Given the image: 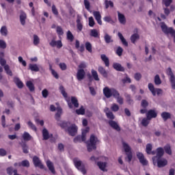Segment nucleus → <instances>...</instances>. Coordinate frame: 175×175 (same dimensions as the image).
<instances>
[{"label":"nucleus","mask_w":175,"mask_h":175,"mask_svg":"<svg viewBox=\"0 0 175 175\" xmlns=\"http://www.w3.org/2000/svg\"><path fill=\"white\" fill-rule=\"evenodd\" d=\"M98 142H99L98 137L95 136L94 134H92L89 141L87 142V148L88 152H91L92 150H96V144Z\"/></svg>","instance_id":"nucleus-1"},{"label":"nucleus","mask_w":175,"mask_h":175,"mask_svg":"<svg viewBox=\"0 0 175 175\" xmlns=\"http://www.w3.org/2000/svg\"><path fill=\"white\" fill-rule=\"evenodd\" d=\"M122 144L123 146V148L124 150V152H126V158L128 162L132 161V158H133V154L132 153V148L129 146V144H126L125 142L122 141Z\"/></svg>","instance_id":"nucleus-2"},{"label":"nucleus","mask_w":175,"mask_h":175,"mask_svg":"<svg viewBox=\"0 0 175 175\" xmlns=\"http://www.w3.org/2000/svg\"><path fill=\"white\" fill-rule=\"evenodd\" d=\"M152 161L153 165H156L157 164V167H165L167 165V160L165 158L157 159V157H152Z\"/></svg>","instance_id":"nucleus-3"},{"label":"nucleus","mask_w":175,"mask_h":175,"mask_svg":"<svg viewBox=\"0 0 175 175\" xmlns=\"http://www.w3.org/2000/svg\"><path fill=\"white\" fill-rule=\"evenodd\" d=\"M74 165L75 167L81 172L83 174H87V170H85V165L83 163V161L78 160L77 159H73Z\"/></svg>","instance_id":"nucleus-4"},{"label":"nucleus","mask_w":175,"mask_h":175,"mask_svg":"<svg viewBox=\"0 0 175 175\" xmlns=\"http://www.w3.org/2000/svg\"><path fill=\"white\" fill-rule=\"evenodd\" d=\"M118 91L114 88H109L108 87H105L103 89V94L105 96V98H111V96H116L117 92Z\"/></svg>","instance_id":"nucleus-5"},{"label":"nucleus","mask_w":175,"mask_h":175,"mask_svg":"<svg viewBox=\"0 0 175 175\" xmlns=\"http://www.w3.org/2000/svg\"><path fill=\"white\" fill-rule=\"evenodd\" d=\"M166 75L170 76V81L171 83V87L172 90H175V76L173 73V71H172V68L169 67L166 70Z\"/></svg>","instance_id":"nucleus-6"},{"label":"nucleus","mask_w":175,"mask_h":175,"mask_svg":"<svg viewBox=\"0 0 175 175\" xmlns=\"http://www.w3.org/2000/svg\"><path fill=\"white\" fill-rule=\"evenodd\" d=\"M137 158L139 159V163L143 166H147L148 165V161L146 159V157H144V154L140 152H137L136 153Z\"/></svg>","instance_id":"nucleus-7"},{"label":"nucleus","mask_w":175,"mask_h":175,"mask_svg":"<svg viewBox=\"0 0 175 175\" xmlns=\"http://www.w3.org/2000/svg\"><path fill=\"white\" fill-rule=\"evenodd\" d=\"M67 103L69 109H73V105L76 108L79 107V100L75 96L71 97V102L69 100H67Z\"/></svg>","instance_id":"nucleus-8"},{"label":"nucleus","mask_w":175,"mask_h":175,"mask_svg":"<svg viewBox=\"0 0 175 175\" xmlns=\"http://www.w3.org/2000/svg\"><path fill=\"white\" fill-rule=\"evenodd\" d=\"M33 163L35 167H39L40 169H44V165L42 163L40 159L38 156H34L33 157Z\"/></svg>","instance_id":"nucleus-9"},{"label":"nucleus","mask_w":175,"mask_h":175,"mask_svg":"<svg viewBox=\"0 0 175 175\" xmlns=\"http://www.w3.org/2000/svg\"><path fill=\"white\" fill-rule=\"evenodd\" d=\"M67 131L70 136H76L77 133V126L76 124L70 125L67 129Z\"/></svg>","instance_id":"nucleus-10"},{"label":"nucleus","mask_w":175,"mask_h":175,"mask_svg":"<svg viewBox=\"0 0 175 175\" xmlns=\"http://www.w3.org/2000/svg\"><path fill=\"white\" fill-rule=\"evenodd\" d=\"M158 113L155 109H150L146 113V117L148 120H152V118H157Z\"/></svg>","instance_id":"nucleus-11"},{"label":"nucleus","mask_w":175,"mask_h":175,"mask_svg":"<svg viewBox=\"0 0 175 175\" xmlns=\"http://www.w3.org/2000/svg\"><path fill=\"white\" fill-rule=\"evenodd\" d=\"M84 77H85V71H84V69H79L77 72V79L78 81L84 80Z\"/></svg>","instance_id":"nucleus-12"},{"label":"nucleus","mask_w":175,"mask_h":175,"mask_svg":"<svg viewBox=\"0 0 175 175\" xmlns=\"http://www.w3.org/2000/svg\"><path fill=\"white\" fill-rule=\"evenodd\" d=\"M49 44L51 47H56L57 49H61L64 45L62 44V41H61L60 40H57V41H55V40H52L50 42H49Z\"/></svg>","instance_id":"nucleus-13"},{"label":"nucleus","mask_w":175,"mask_h":175,"mask_svg":"<svg viewBox=\"0 0 175 175\" xmlns=\"http://www.w3.org/2000/svg\"><path fill=\"white\" fill-rule=\"evenodd\" d=\"M19 20L21 25L24 26L26 24L27 21V14L24 11H21V14L19 16Z\"/></svg>","instance_id":"nucleus-14"},{"label":"nucleus","mask_w":175,"mask_h":175,"mask_svg":"<svg viewBox=\"0 0 175 175\" xmlns=\"http://www.w3.org/2000/svg\"><path fill=\"white\" fill-rule=\"evenodd\" d=\"M165 154V150L162 147H159L156 149V159L162 158L163 155Z\"/></svg>","instance_id":"nucleus-15"},{"label":"nucleus","mask_w":175,"mask_h":175,"mask_svg":"<svg viewBox=\"0 0 175 175\" xmlns=\"http://www.w3.org/2000/svg\"><path fill=\"white\" fill-rule=\"evenodd\" d=\"M108 124L111 128H113V129H115V131H117L118 132H120V131H121V128L116 121L109 120Z\"/></svg>","instance_id":"nucleus-16"},{"label":"nucleus","mask_w":175,"mask_h":175,"mask_svg":"<svg viewBox=\"0 0 175 175\" xmlns=\"http://www.w3.org/2000/svg\"><path fill=\"white\" fill-rule=\"evenodd\" d=\"M93 15L98 24H99V25H102V16L100 15V12L98 11H94L93 12Z\"/></svg>","instance_id":"nucleus-17"},{"label":"nucleus","mask_w":175,"mask_h":175,"mask_svg":"<svg viewBox=\"0 0 175 175\" xmlns=\"http://www.w3.org/2000/svg\"><path fill=\"white\" fill-rule=\"evenodd\" d=\"M104 112L105 113L107 118L109 120H114V118H116V116H114V114H113V112H111L109 108L106 107L104 109Z\"/></svg>","instance_id":"nucleus-18"},{"label":"nucleus","mask_w":175,"mask_h":175,"mask_svg":"<svg viewBox=\"0 0 175 175\" xmlns=\"http://www.w3.org/2000/svg\"><path fill=\"white\" fill-rule=\"evenodd\" d=\"M46 166L50 172H51L52 174H55V168L54 167V164L53 163V162H51V161H46Z\"/></svg>","instance_id":"nucleus-19"},{"label":"nucleus","mask_w":175,"mask_h":175,"mask_svg":"<svg viewBox=\"0 0 175 175\" xmlns=\"http://www.w3.org/2000/svg\"><path fill=\"white\" fill-rule=\"evenodd\" d=\"M113 68L117 72H125V68L120 63H113Z\"/></svg>","instance_id":"nucleus-20"},{"label":"nucleus","mask_w":175,"mask_h":175,"mask_svg":"<svg viewBox=\"0 0 175 175\" xmlns=\"http://www.w3.org/2000/svg\"><path fill=\"white\" fill-rule=\"evenodd\" d=\"M118 18L120 24L124 25L126 23V18H125V16L123 14H121L119 11H118Z\"/></svg>","instance_id":"nucleus-21"},{"label":"nucleus","mask_w":175,"mask_h":175,"mask_svg":"<svg viewBox=\"0 0 175 175\" xmlns=\"http://www.w3.org/2000/svg\"><path fill=\"white\" fill-rule=\"evenodd\" d=\"M42 137L43 140H49L51 137H53V134L49 133V131H47L46 129H44L42 130Z\"/></svg>","instance_id":"nucleus-22"},{"label":"nucleus","mask_w":175,"mask_h":175,"mask_svg":"<svg viewBox=\"0 0 175 175\" xmlns=\"http://www.w3.org/2000/svg\"><path fill=\"white\" fill-rule=\"evenodd\" d=\"M100 58L104 62L105 66H107V68H109V66H110V61L109 60V57H107V56H106L105 54H102L100 55Z\"/></svg>","instance_id":"nucleus-23"},{"label":"nucleus","mask_w":175,"mask_h":175,"mask_svg":"<svg viewBox=\"0 0 175 175\" xmlns=\"http://www.w3.org/2000/svg\"><path fill=\"white\" fill-rule=\"evenodd\" d=\"M28 69L31 72H39L40 70L39 66L36 64H29Z\"/></svg>","instance_id":"nucleus-24"},{"label":"nucleus","mask_w":175,"mask_h":175,"mask_svg":"<svg viewBox=\"0 0 175 175\" xmlns=\"http://www.w3.org/2000/svg\"><path fill=\"white\" fill-rule=\"evenodd\" d=\"M104 40L105 43H107V44H109V43H113V42H114L113 38H111V36L109 35V33H105Z\"/></svg>","instance_id":"nucleus-25"},{"label":"nucleus","mask_w":175,"mask_h":175,"mask_svg":"<svg viewBox=\"0 0 175 175\" xmlns=\"http://www.w3.org/2000/svg\"><path fill=\"white\" fill-rule=\"evenodd\" d=\"M161 117L163 121H167V120L172 118V115L169 112L164 111L161 113Z\"/></svg>","instance_id":"nucleus-26"},{"label":"nucleus","mask_w":175,"mask_h":175,"mask_svg":"<svg viewBox=\"0 0 175 175\" xmlns=\"http://www.w3.org/2000/svg\"><path fill=\"white\" fill-rule=\"evenodd\" d=\"M14 83L17 85L18 88H23L24 87V83L20 80V78L18 77H14Z\"/></svg>","instance_id":"nucleus-27"},{"label":"nucleus","mask_w":175,"mask_h":175,"mask_svg":"<svg viewBox=\"0 0 175 175\" xmlns=\"http://www.w3.org/2000/svg\"><path fill=\"white\" fill-rule=\"evenodd\" d=\"M22 137L25 142H29V140H32V137L29 133L25 131L22 135Z\"/></svg>","instance_id":"nucleus-28"},{"label":"nucleus","mask_w":175,"mask_h":175,"mask_svg":"<svg viewBox=\"0 0 175 175\" xmlns=\"http://www.w3.org/2000/svg\"><path fill=\"white\" fill-rule=\"evenodd\" d=\"M118 36L120 38V40H121L123 46H125V47H128V46H129L128 42H126V40L125 39V38H124V36H122V33L118 32Z\"/></svg>","instance_id":"nucleus-29"},{"label":"nucleus","mask_w":175,"mask_h":175,"mask_svg":"<svg viewBox=\"0 0 175 175\" xmlns=\"http://www.w3.org/2000/svg\"><path fill=\"white\" fill-rule=\"evenodd\" d=\"M130 39L131 43L135 44V43H136V41L138 40V39H140V36L139 35V33H135L131 36Z\"/></svg>","instance_id":"nucleus-30"},{"label":"nucleus","mask_w":175,"mask_h":175,"mask_svg":"<svg viewBox=\"0 0 175 175\" xmlns=\"http://www.w3.org/2000/svg\"><path fill=\"white\" fill-rule=\"evenodd\" d=\"M98 70L99 72V73L103 77H107V72L106 71V70L105 69V68H103V66H99Z\"/></svg>","instance_id":"nucleus-31"},{"label":"nucleus","mask_w":175,"mask_h":175,"mask_svg":"<svg viewBox=\"0 0 175 175\" xmlns=\"http://www.w3.org/2000/svg\"><path fill=\"white\" fill-rule=\"evenodd\" d=\"M106 162H101V161H98L97 163V166H98L99 169L100 170H102L103 172H107V170H106Z\"/></svg>","instance_id":"nucleus-32"},{"label":"nucleus","mask_w":175,"mask_h":175,"mask_svg":"<svg viewBox=\"0 0 175 175\" xmlns=\"http://www.w3.org/2000/svg\"><path fill=\"white\" fill-rule=\"evenodd\" d=\"M115 99H116L119 105H123L124 104V98L120 96V92H117L116 96H113Z\"/></svg>","instance_id":"nucleus-33"},{"label":"nucleus","mask_w":175,"mask_h":175,"mask_svg":"<svg viewBox=\"0 0 175 175\" xmlns=\"http://www.w3.org/2000/svg\"><path fill=\"white\" fill-rule=\"evenodd\" d=\"M26 85L27 87L29 88V91L31 92H33V91H35V85H33V83H32V81H28L26 83Z\"/></svg>","instance_id":"nucleus-34"},{"label":"nucleus","mask_w":175,"mask_h":175,"mask_svg":"<svg viewBox=\"0 0 175 175\" xmlns=\"http://www.w3.org/2000/svg\"><path fill=\"white\" fill-rule=\"evenodd\" d=\"M90 35V36H92V38H99L100 36L99 32H98V30H96V29H91Z\"/></svg>","instance_id":"nucleus-35"},{"label":"nucleus","mask_w":175,"mask_h":175,"mask_svg":"<svg viewBox=\"0 0 175 175\" xmlns=\"http://www.w3.org/2000/svg\"><path fill=\"white\" fill-rule=\"evenodd\" d=\"M8 27L6 26H2L0 29L1 36H8Z\"/></svg>","instance_id":"nucleus-36"},{"label":"nucleus","mask_w":175,"mask_h":175,"mask_svg":"<svg viewBox=\"0 0 175 175\" xmlns=\"http://www.w3.org/2000/svg\"><path fill=\"white\" fill-rule=\"evenodd\" d=\"M20 145L22 147V150L24 154H28V152H29V151L28 150V145H27L25 142H21L20 143Z\"/></svg>","instance_id":"nucleus-37"},{"label":"nucleus","mask_w":175,"mask_h":175,"mask_svg":"<svg viewBox=\"0 0 175 175\" xmlns=\"http://www.w3.org/2000/svg\"><path fill=\"white\" fill-rule=\"evenodd\" d=\"M61 114H62V108L59 107L57 108V113H55V119L59 121V118H61Z\"/></svg>","instance_id":"nucleus-38"},{"label":"nucleus","mask_w":175,"mask_h":175,"mask_svg":"<svg viewBox=\"0 0 175 175\" xmlns=\"http://www.w3.org/2000/svg\"><path fill=\"white\" fill-rule=\"evenodd\" d=\"M91 73H92V76L93 79L96 81H99V75H98V72H96V70H95L94 69H92Z\"/></svg>","instance_id":"nucleus-39"},{"label":"nucleus","mask_w":175,"mask_h":175,"mask_svg":"<svg viewBox=\"0 0 175 175\" xmlns=\"http://www.w3.org/2000/svg\"><path fill=\"white\" fill-rule=\"evenodd\" d=\"M3 69L5 73L8 75V76H11V77L13 76V72H12V70H10V66H9V65H5L3 67Z\"/></svg>","instance_id":"nucleus-40"},{"label":"nucleus","mask_w":175,"mask_h":175,"mask_svg":"<svg viewBox=\"0 0 175 175\" xmlns=\"http://www.w3.org/2000/svg\"><path fill=\"white\" fill-rule=\"evenodd\" d=\"M164 150L168 155H172V147L167 144L164 146Z\"/></svg>","instance_id":"nucleus-41"},{"label":"nucleus","mask_w":175,"mask_h":175,"mask_svg":"<svg viewBox=\"0 0 175 175\" xmlns=\"http://www.w3.org/2000/svg\"><path fill=\"white\" fill-rule=\"evenodd\" d=\"M59 90L62 95H63L64 98L66 99V98H68V93H66V92L65 91V88H64V85H61L59 88Z\"/></svg>","instance_id":"nucleus-42"},{"label":"nucleus","mask_w":175,"mask_h":175,"mask_svg":"<svg viewBox=\"0 0 175 175\" xmlns=\"http://www.w3.org/2000/svg\"><path fill=\"white\" fill-rule=\"evenodd\" d=\"M77 28L79 32L83 31V23H81L80 18L77 19Z\"/></svg>","instance_id":"nucleus-43"},{"label":"nucleus","mask_w":175,"mask_h":175,"mask_svg":"<svg viewBox=\"0 0 175 175\" xmlns=\"http://www.w3.org/2000/svg\"><path fill=\"white\" fill-rule=\"evenodd\" d=\"M61 128H63V129H66V128H69L70 126V122H66V121H63L59 124Z\"/></svg>","instance_id":"nucleus-44"},{"label":"nucleus","mask_w":175,"mask_h":175,"mask_svg":"<svg viewBox=\"0 0 175 175\" xmlns=\"http://www.w3.org/2000/svg\"><path fill=\"white\" fill-rule=\"evenodd\" d=\"M151 151H152V144H147L146 148V152L148 155H151Z\"/></svg>","instance_id":"nucleus-45"},{"label":"nucleus","mask_w":175,"mask_h":175,"mask_svg":"<svg viewBox=\"0 0 175 175\" xmlns=\"http://www.w3.org/2000/svg\"><path fill=\"white\" fill-rule=\"evenodd\" d=\"M148 90L152 92L153 96H155V88L154 87V85L151 83H148Z\"/></svg>","instance_id":"nucleus-46"},{"label":"nucleus","mask_w":175,"mask_h":175,"mask_svg":"<svg viewBox=\"0 0 175 175\" xmlns=\"http://www.w3.org/2000/svg\"><path fill=\"white\" fill-rule=\"evenodd\" d=\"M33 43L34 46H38L40 43V38H39V36L38 35L34 34L33 35Z\"/></svg>","instance_id":"nucleus-47"},{"label":"nucleus","mask_w":175,"mask_h":175,"mask_svg":"<svg viewBox=\"0 0 175 175\" xmlns=\"http://www.w3.org/2000/svg\"><path fill=\"white\" fill-rule=\"evenodd\" d=\"M85 47L89 53H92V44L90 42H86Z\"/></svg>","instance_id":"nucleus-48"},{"label":"nucleus","mask_w":175,"mask_h":175,"mask_svg":"<svg viewBox=\"0 0 175 175\" xmlns=\"http://www.w3.org/2000/svg\"><path fill=\"white\" fill-rule=\"evenodd\" d=\"M18 166H23V167H29V161L28 160H24L22 162L18 163Z\"/></svg>","instance_id":"nucleus-49"},{"label":"nucleus","mask_w":175,"mask_h":175,"mask_svg":"<svg viewBox=\"0 0 175 175\" xmlns=\"http://www.w3.org/2000/svg\"><path fill=\"white\" fill-rule=\"evenodd\" d=\"M74 40L75 36H73L72 32L70 30H68L67 31V40H69L70 42H73Z\"/></svg>","instance_id":"nucleus-50"},{"label":"nucleus","mask_w":175,"mask_h":175,"mask_svg":"<svg viewBox=\"0 0 175 175\" xmlns=\"http://www.w3.org/2000/svg\"><path fill=\"white\" fill-rule=\"evenodd\" d=\"M83 2L86 10L91 12V4L90 3V1L88 0H84Z\"/></svg>","instance_id":"nucleus-51"},{"label":"nucleus","mask_w":175,"mask_h":175,"mask_svg":"<svg viewBox=\"0 0 175 175\" xmlns=\"http://www.w3.org/2000/svg\"><path fill=\"white\" fill-rule=\"evenodd\" d=\"M154 84L156 85H160V84H162V81L161 80V77L159 75H157L154 77Z\"/></svg>","instance_id":"nucleus-52"},{"label":"nucleus","mask_w":175,"mask_h":175,"mask_svg":"<svg viewBox=\"0 0 175 175\" xmlns=\"http://www.w3.org/2000/svg\"><path fill=\"white\" fill-rule=\"evenodd\" d=\"M150 119H148V118H144L142 120V125L143 126H148V124H150Z\"/></svg>","instance_id":"nucleus-53"},{"label":"nucleus","mask_w":175,"mask_h":175,"mask_svg":"<svg viewBox=\"0 0 175 175\" xmlns=\"http://www.w3.org/2000/svg\"><path fill=\"white\" fill-rule=\"evenodd\" d=\"M105 9H109L110 8H114V3L111 1L105 0Z\"/></svg>","instance_id":"nucleus-54"},{"label":"nucleus","mask_w":175,"mask_h":175,"mask_svg":"<svg viewBox=\"0 0 175 175\" xmlns=\"http://www.w3.org/2000/svg\"><path fill=\"white\" fill-rule=\"evenodd\" d=\"M76 113L78 116H84L85 114V109L81 107L79 109H76Z\"/></svg>","instance_id":"nucleus-55"},{"label":"nucleus","mask_w":175,"mask_h":175,"mask_svg":"<svg viewBox=\"0 0 175 175\" xmlns=\"http://www.w3.org/2000/svg\"><path fill=\"white\" fill-rule=\"evenodd\" d=\"M56 32L59 36H62V35H64V30L61 26H57L56 27Z\"/></svg>","instance_id":"nucleus-56"},{"label":"nucleus","mask_w":175,"mask_h":175,"mask_svg":"<svg viewBox=\"0 0 175 175\" xmlns=\"http://www.w3.org/2000/svg\"><path fill=\"white\" fill-rule=\"evenodd\" d=\"M104 21H105V23H109V24H114V21H113V19H111V17L110 16H105L103 18Z\"/></svg>","instance_id":"nucleus-57"},{"label":"nucleus","mask_w":175,"mask_h":175,"mask_svg":"<svg viewBox=\"0 0 175 175\" xmlns=\"http://www.w3.org/2000/svg\"><path fill=\"white\" fill-rule=\"evenodd\" d=\"M111 110H112V111H114V112L118 111V110H120V107L118 106V105L113 103L111 107Z\"/></svg>","instance_id":"nucleus-58"},{"label":"nucleus","mask_w":175,"mask_h":175,"mask_svg":"<svg viewBox=\"0 0 175 175\" xmlns=\"http://www.w3.org/2000/svg\"><path fill=\"white\" fill-rule=\"evenodd\" d=\"M123 51H124V49H122L121 46H118L116 49L117 55H118L119 57H121V55H122Z\"/></svg>","instance_id":"nucleus-59"},{"label":"nucleus","mask_w":175,"mask_h":175,"mask_svg":"<svg viewBox=\"0 0 175 175\" xmlns=\"http://www.w3.org/2000/svg\"><path fill=\"white\" fill-rule=\"evenodd\" d=\"M141 106L144 109H147V107H148V102L146 100H142L141 102Z\"/></svg>","instance_id":"nucleus-60"},{"label":"nucleus","mask_w":175,"mask_h":175,"mask_svg":"<svg viewBox=\"0 0 175 175\" xmlns=\"http://www.w3.org/2000/svg\"><path fill=\"white\" fill-rule=\"evenodd\" d=\"M134 79L136 81H140V79H142V74H140V72L135 73L134 75Z\"/></svg>","instance_id":"nucleus-61"},{"label":"nucleus","mask_w":175,"mask_h":175,"mask_svg":"<svg viewBox=\"0 0 175 175\" xmlns=\"http://www.w3.org/2000/svg\"><path fill=\"white\" fill-rule=\"evenodd\" d=\"M78 68L79 69H85L87 68V63L85 62H81L78 66Z\"/></svg>","instance_id":"nucleus-62"},{"label":"nucleus","mask_w":175,"mask_h":175,"mask_svg":"<svg viewBox=\"0 0 175 175\" xmlns=\"http://www.w3.org/2000/svg\"><path fill=\"white\" fill-rule=\"evenodd\" d=\"M94 25H95V21H94V17L90 16L89 17V26L92 27Z\"/></svg>","instance_id":"nucleus-63"},{"label":"nucleus","mask_w":175,"mask_h":175,"mask_svg":"<svg viewBox=\"0 0 175 175\" xmlns=\"http://www.w3.org/2000/svg\"><path fill=\"white\" fill-rule=\"evenodd\" d=\"M6 46V42L3 40H0V49H5Z\"/></svg>","instance_id":"nucleus-64"}]
</instances>
